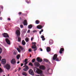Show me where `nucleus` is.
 I'll list each match as a JSON object with an SVG mask.
<instances>
[{
  "label": "nucleus",
  "instance_id": "f257e3e1",
  "mask_svg": "<svg viewBox=\"0 0 76 76\" xmlns=\"http://www.w3.org/2000/svg\"><path fill=\"white\" fill-rule=\"evenodd\" d=\"M34 71L35 73H37L38 74H41L42 72L41 70L37 68V67H35L34 68Z\"/></svg>",
  "mask_w": 76,
  "mask_h": 76
},
{
  "label": "nucleus",
  "instance_id": "f03ea898",
  "mask_svg": "<svg viewBox=\"0 0 76 76\" xmlns=\"http://www.w3.org/2000/svg\"><path fill=\"white\" fill-rule=\"evenodd\" d=\"M36 43L35 42H33L32 43V44H33V45L31 46V48L33 49H34L33 50V51H34L37 50V48L36 46Z\"/></svg>",
  "mask_w": 76,
  "mask_h": 76
},
{
  "label": "nucleus",
  "instance_id": "7ed1b4c3",
  "mask_svg": "<svg viewBox=\"0 0 76 76\" xmlns=\"http://www.w3.org/2000/svg\"><path fill=\"white\" fill-rule=\"evenodd\" d=\"M16 33L17 37H19L20 35V29L19 28L18 30H17L16 31Z\"/></svg>",
  "mask_w": 76,
  "mask_h": 76
},
{
  "label": "nucleus",
  "instance_id": "20e7f679",
  "mask_svg": "<svg viewBox=\"0 0 76 76\" xmlns=\"http://www.w3.org/2000/svg\"><path fill=\"white\" fill-rule=\"evenodd\" d=\"M53 60H56V61H59L60 60L58 59V58H57V55L55 54L53 57Z\"/></svg>",
  "mask_w": 76,
  "mask_h": 76
},
{
  "label": "nucleus",
  "instance_id": "39448f33",
  "mask_svg": "<svg viewBox=\"0 0 76 76\" xmlns=\"http://www.w3.org/2000/svg\"><path fill=\"white\" fill-rule=\"evenodd\" d=\"M4 68H6L7 70H9L10 69V66L8 64H7L5 66H4Z\"/></svg>",
  "mask_w": 76,
  "mask_h": 76
},
{
  "label": "nucleus",
  "instance_id": "423d86ee",
  "mask_svg": "<svg viewBox=\"0 0 76 76\" xmlns=\"http://www.w3.org/2000/svg\"><path fill=\"white\" fill-rule=\"evenodd\" d=\"M29 74L31 75L32 76H34V71L32 70L31 69H30L28 71Z\"/></svg>",
  "mask_w": 76,
  "mask_h": 76
},
{
  "label": "nucleus",
  "instance_id": "0eeeda50",
  "mask_svg": "<svg viewBox=\"0 0 76 76\" xmlns=\"http://www.w3.org/2000/svg\"><path fill=\"white\" fill-rule=\"evenodd\" d=\"M2 35L3 36V37L5 38H9V35H8L7 34L5 33L2 34Z\"/></svg>",
  "mask_w": 76,
  "mask_h": 76
},
{
  "label": "nucleus",
  "instance_id": "6e6552de",
  "mask_svg": "<svg viewBox=\"0 0 76 76\" xmlns=\"http://www.w3.org/2000/svg\"><path fill=\"white\" fill-rule=\"evenodd\" d=\"M11 64H15L16 63V61L15 59H12L11 61Z\"/></svg>",
  "mask_w": 76,
  "mask_h": 76
},
{
  "label": "nucleus",
  "instance_id": "1a4fd4ad",
  "mask_svg": "<svg viewBox=\"0 0 76 76\" xmlns=\"http://www.w3.org/2000/svg\"><path fill=\"white\" fill-rule=\"evenodd\" d=\"M36 60L39 63H41L42 61V59L40 58H39V57H37Z\"/></svg>",
  "mask_w": 76,
  "mask_h": 76
},
{
  "label": "nucleus",
  "instance_id": "9d476101",
  "mask_svg": "<svg viewBox=\"0 0 76 76\" xmlns=\"http://www.w3.org/2000/svg\"><path fill=\"white\" fill-rule=\"evenodd\" d=\"M34 64L36 67H39L40 66V64L37 62H34Z\"/></svg>",
  "mask_w": 76,
  "mask_h": 76
},
{
  "label": "nucleus",
  "instance_id": "9b49d317",
  "mask_svg": "<svg viewBox=\"0 0 76 76\" xmlns=\"http://www.w3.org/2000/svg\"><path fill=\"white\" fill-rule=\"evenodd\" d=\"M1 63L2 64H5L6 63V61L4 59H2L1 61Z\"/></svg>",
  "mask_w": 76,
  "mask_h": 76
},
{
  "label": "nucleus",
  "instance_id": "f8f14e48",
  "mask_svg": "<svg viewBox=\"0 0 76 76\" xmlns=\"http://www.w3.org/2000/svg\"><path fill=\"white\" fill-rule=\"evenodd\" d=\"M5 41L7 43V44L8 45H10V40L7 38H6L5 39Z\"/></svg>",
  "mask_w": 76,
  "mask_h": 76
},
{
  "label": "nucleus",
  "instance_id": "ddd939ff",
  "mask_svg": "<svg viewBox=\"0 0 76 76\" xmlns=\"http://www.w3.org/2000/svg\"><path fill=\"white\" fill-rule=\"evenodd\" d=\"M23 24L24 26H26L28 25V23L27 22V20H25L23 22Z\"/></svg>",
  "mask_w": 76,
  "mask_h": 76
},
{
  "label": "nucleus",
  "instance_id": "4468645a",
  "mask_svg": "<svg viewBox=\"0 0 76 76\" xmlns=\"http://www.w3.org/2000/svg\"><path fill=\"white\" fill-rule=\"evenodd\" d=\"M64 48H61L59 51V53L60 54H62L63 53V51H64Z\"/></svg>",
  "mask_w": 76,
  "mask_h": 76
},
{
  "label": "nucleus",
  "instance_id": "2eb2a0df",
  "mask_svg": "<svg viewBox=\"0 0 76 76\" xmlns=\"http://www.w3.org/2000/svg\"><path fill=\"white\" fill-rule=\"evenodd\" d=\"M39 68L40 69H42V70H45V67L44 66H41L39 67Z\"/></svg>",
  "mask_w": 76,
  "mask_h": 76
},
{
  "label": "nucleus",
  "instance_id": "dca6fc26",
  "mask_svg": "<svg viewBox=\"0 0 76 76\" xmlns=\"http://www.w3.org/2000/svg\"><path fill=\"white\" fill-rule=\"evenodd\" d=\"M51 50V49L49 47H48L47 48V51L48 52H50Z\"/></svg>",
  "mask_w": 76,
  "mask_h": 76
},
{
  "label": "nucleus",
  "instance_id": "f3484780",
  "mask_svg": "<svg viewBox=\"0 0 76 76\" xmlns=\"http://www.w3.org/2000/svg\"><path fill=\"white\" fill-rule=\"evenodd\" d=\"M37 27L38 29H39L42 28V26L40 25L37 26Z\"/></svg>",
  "mask_w": 76,
  "mask_h": 76
},
{
  "label": "nucleus",
  "instance_id": "a211bd4d",
  "mask_svg": "<svg viewBox=\"0 0 76 76\" xmlns=\"http://www.w3.org/2000/svg\"><path fill=\"white\" fill-rule=\"evenodd\" d=\"M49 44L50 45H51V44H53V40L52 39H50V40Z\"/></svg>",
  "mask_w": 76,
  "mask_h": 76
},
{
  "label": "nucleus",
  "instance_id": "6ab92c4d",
  "mask_svg": "<svg viewBox=\"0 0 76 76\" xmlns=\"http://www.w3.org/2000/svg\"><path fill=\"white\" fill-rule=\"evenodd\" d=\"M22 74L23 75V76H27V74L26 73V72H23L22 73Z\"/></svg>",
  "mask_w": 76,
  "mask_h": 76
},
{
  "label": "nucleus",
  "instance_id": "aec40b11",
  "mask_svg": "<svg viewBox=\"0 0 76 76\" xmlns=\"http://www.w3.org/2000/svg\"><path fill=\"white\" fill-rule=\"evenodd\" d=\"M28 29H31L32 28V25L31 24L28 25Z\"/></svg>",
  "mask_w": 76,
  "mask_h": 76
},
{
  "label": "nucleus",
  "instance_id": "412c9836",
  "mask_svg": "<svg viewBox=\"0 0 76 76\" xmlns=\"http://www.w3.org/2000/svg\"><path fill=\"white\" fill-rule=\"evenodd\" d=\"M22 45H25V44H26V42H25L24 41V40H23L22 42Z\"/></svg>",
  "mask_w": 76,
  "mask_h": 76
},
{
  "label": "nucleus",
  "instance_id": "4be33fe9",
  "mask_svg": "<svg viewBox=\"0 0 76 76\" xmlns=\"http://www.w3.org/2000/svg\"><path fill=\"white\" fill-rule=\"evenodd\" d=\"M18 42H21V38L19 37H18Z\"/></svg>",
  "mask_w": 76,
  "mask_h": 76
},
{
  "label": "nucleus",
  "instance_id": "5701e85b",
  "mask_svg": "<svg viewBox=\"0 0 76 76\" xmlns=\"http://www.w3.org/2000/svg\"><path fill=\"white\" fill-rule=\"evenodd\" d=\"M44 61H45V62H48L49 63H50V61H49L48 60L46 59H44Z\"/></svg>",
  "mask_w": 76,
  "mask_h": 76
},
{
  "label": "nucleus",
  "instance_id": "b1692460",
  "mask_svg": "<svg viewBox=\"0 0 76 76\" xmlns=\"http://www.w3.org/2000/svg\"><path fill=\"white\" fill-rule=\"evenodd\" d=\"M19 48H20V50H21V51H22V50H23V47L20 46H19Z\"/></svg>",
  "mask_w": 76,
  "mask_h": 76
},
{
  "label": "nucleus",
  "instance_id": "393cba45",
  "mask_svg": "<svg viewBox=\"0 0 76 76\" xmlns=\"http://www.w3.org/2000/svg\"><path fill=\"white\" fill-rule=\"evenodd\" d=\"M39 21L38 20H36L35 22V23L36 24H38L39 23Z\"/></svg>",
  "mask_w": 76,
  "mask_h": 76
},
{
  "label": "nucleus",
  "instance_id": "a878e982",
  "mask_svg": "<svg viewBox=\"0 0 76 76\" xmlns=\"http://www.w3.org/2000/svg\"><path fill=\"white\" fill-rule=\"evenodd\" d=\"M20 55H18L17 56V59H19V58H20Z\"/></svg>",
  "mask_w": 76,
  "mask_h": 76
},
{
  "label": "nucleus",
  "instance_id": "bb28decb",
  "mask_svg": "<svg viewBox=\"0 0 76 76\" xmlns=\"http://www.w3.org/2000/svg\"><path fill=\"white\" fill-rule=\"evenodd\" d=\"M29 66H31L32 67L33 66V64H32V63L31 62H30L28 64Z\"/></svg>",
  "mask_w": 76,
  "mask_h": 76
},
{
  "label": "nucleus",
  "instance_id": "cd10ccee",
  "mask_svg": "<svg viewBox=\"0 0 76 76\" xmlns=\"http://www.w3.org/2000/svg\"><path fill=\"white\" fill-rule=\"evenodd\" d=\"M25 41L26 42H28L29 41V38H27L25 39Z\"/></svg>",
  "mask_w": 76,
  "mask_h": 76
},
{
  "label": "nucleus",
  "instance_id": "c85d7f7f",
  "mask_svg": "<svg viewBox=\"0 0 76 76\" xmlns=\"http://www.w3.org/2000/svg\"><path fill=\"white\" fill-rule=\"evenodd\" d=\"M17 50L19 53H20V52H21V51H20V50L19 48H17Z\"/></svg>",
  "mask_w": 76,
  "mask_h": 76
},
{
  "label": "nucleus",
  "instance_id": "c756f323",
  "mask_svg": "<svg viewBox=\"0 0 76 76\" xmlns=\"http://www.w3.org/2000/svg\"><path fill=\"white\" fill-rule=\"evenodd\" d=\"M43 31L44 30L43 29H42L41 31H39V34H41V32H43Z\"/></svg>",
  "mask_w": 76,
  "mask_h": 76
},
{
  "label": "nucleus",
  "instance_id": "7c9ffc66",
  "mask_svg": "<svg viewBox=\"0 0 76 76\" xmlns=\"http://www.w3.org/2000/svg\"><path fill=\"white\" fill-rule=\"evenodd\" d=\"M35 61V59L34 58L31 61V62L32 63H34V62Z\"/></svg>",
  "mask_w": 76,
  "mask_h": 76
},
{
  "label": "nucleus",
  "instance_id": "2f4dec72",
  "mask_svg": "<svg viewBox=\"0 0 76 76\" xmlns=\"http://www.w3.org/2000/svg\"><path fill=\"white\" fill-rule=\"evenodd\" d=\"M26 1L27 2V3H29V2H30V0H26Z\"/></svg>",
  "mask_w": 76,
  "mask_h": 76
},
{
  "label": "nucleus",
  "instance_id": "473e14b6",
  "mask_svg": "<svg viewBox=\"0 0 76 76\" xmlns=\"http://www.w3.org/2000/svg\"><path fill=\"white\" fill-rule=\"evenodd\" d=\"M25 69H29V67H28V66H25Z\"/></svg>",
  "mask_w": 76,
  "mask_h": 76
},
{
  "label": "nucleus",
  "instance_id": "72a5a7b5",
  "mask_svg": "<svg viewBox=\"0 0 76 76\" xmlns=\"http://www.w3.org/2000/svg\"><path fill=\"white\" fill-rule=\"evenodd\" d=\"M2 52V49L1 48H0V54Z\"/></svg>",
  "mask_w": 76,
  "mask_h": 76
},
{
  "label": "nucleus",
  "instance_id": "f704fd0d",
  "mask_svg": "<svg viewBox=\"0 0 76 76\" xmlns=\"http://www.w3.org/2000/svg\"><path fill=\"white\" fill-rule=\"evenodd\" d=\"M3 72V70L1 69V68H0V73H1Z\"/></svg>",
  "mask_w": 76,
  "mask_h": 76
},
{
  "label": "nucleus",
  "instance_id": "c9c22d12",
  "mask_svg": "<svg viewBox=\"0 0 76 76\" xmlns=\"http://www.w3.org/2000/svg\"><path fill=\"white\" fill-rule=\"evenodd\" d=\"M25 63V64H24V65H26V64H28V62H24Z\"/></svg>",
  "mask_w": 76,
  "mask_h": 76
},
{
  "label": "nucleus",
  "instance_id": "e433bc0d",
  "mask_svg": "<svg viewBox=\"0 0 76 76\" xmlns=\"http://www.w3.org/2000/svg\"><path fill=\"white\" fill-rule=\"evenodd\" d=\"M23 70H24V71H27V70H28V69H26V68H24L23 69Z\"/></svg>",
  "mask_w": 76,
  "mask_h": 76
},
{
  "label": "nucleus",
  "instance_id": "4c0bfd02",
  "mask_svg": "<svg viewBox=\"0 0 76 76\" xmlns=\"http://www.w3.org/2000/svg\"><path fill=\"white\" fill-rule=\"evenodd\" d=\"M27 61H28V59H26L25 60H24V62H28Z\"/></svg>",
  "mask_w": 76,
  "mask_h": 76
},
{
  "label": "nucleus",
  "instance_id": "58836bf2",
  "mask_svg": "<svg viewBox=\"0 0 76 76\" xmlns=\"http://www.w3.org/2000/svg\"><path fill=\"white\" fill-rule=\"evenodd\" d=\"M31 51H32V50H31V49L29 48V49H28V51H29V52H31Z\"/></svg>",
  "mask_w": 76,
  "mask_h": 76
},
{
  "label": "nucleus",
  "instance_id": "ea45409f",
  "mask_svg": "<svg viewBox=\"0 0 76 76\" xmlns=\"http://www.w3.org/2000/svg\"><path fill=\"white\" fill-rule=\"evenodd\" d=\"M44 36L43 35H41V38H42H42L43 39L44 38Z\"/></svg>",
  "mask_w": 76,
  "mask_h": 76
},
{
  "label": "nucleus",
  "instance_id": "a19ab883",
  "mask_svg": "<svg viewBox=\"0 0 76 76\" xmlns=\"http://www.w3.org/2000/svg\"><path fill=\"white\" fill-rule=\"evenodd\" d=\"M21 14H22V12H20L18 13V14L19 15H21Z\"/></svg>",
  "mask_w": 76,
  "mask_h": 76
},
{
  "label": "nucleus",
  "instance_id": "79ce46f5",
  "mask_svg": "<svg viewBox=\"0 0 76 76\" xmlns=\"http://www.w3.org/2000/svg\"><path fill=\"white\" fill-rule=\"evenodd\" d=\"M20 28H23V25H20Z\"/></svg>",
  "mask_w": 76,
  "mask_h": 76
},
{
  "label": "nucleus",
  "instance_id": "37998d69",
  "mask_svg": "<svg viewBox=\"0 0 76 76\" xmlns=\"http://www.w3.org/2000/svg\"><path fill=\"white\" fill-rule=\"evenodd\" d=\"M40 74V76H44V74H41V73Z\"/></svg>",
  "mask_w": 76,
  "mask_h": 76
},
{
  "label": "nucleus",
  "instance_id": "c03bdc74",
  "mask_svg": "<svg viewBox=\"0 0 76 76\" xmlns=\"http://www.w3.org/2000/svg\"><path fill=\"white\" fill-rule=\"evenodd\" d=\"M33 32L34 33V32H37L36 30H34L33 31Z\"/></svg>",
  "mask_w": 76,
  "mask_h": 76
},
{
  "label": "nucleus",
  "instance_id": "a18cd8bd",
  "mask_svg": "<svg viewBox=\"0 0 76 76\" xmlns=\"http://www.w3.org/2000/svg\"><path fill=\"white\" fill-rule=\"evenodd\" d=\"M29 32H30V30H28L27 31V33H29Z\"/></svg>",
  "mask_w": 76,
  "mask_h": 76
},
{
  "label": "nucleus",
  "instance_id": "49530a36",
  "mask_svg": "<svg viewBox=\"0 0 76 76\" xmlns=\"http://www.w3.org/2000/svg\"><path fill=\"white\" fill-rule=\"evenodd\" d=\"M39 50H40V51H42V48H39Z\"/></svg>",
  "mask_w": 76,
  "mask_h": 76
},
{
  "label": "nucleus",
  "instance_id": "de8ad7c7",
  "mask_svg": "<svg viewBox=\"0 0 76 76\" xmlns=\"http://www.w3.org/2000/svg\"><path fill=\"white\" fill-rule=\"evenodd\" d=\"M45 38H44V37L42 38V41H44V40H45Z\"/></svg>",
  "mask_w": 76,
  "mask_h": 76
},
{
  "label": "nucleus",
  "instance_id": "09e8293b",
  "mask_svg": "<svg viewBox=\"0 0 76 76\" xmlns=\"http://www.w3.org/2000/svg\"><path fill=\"white\" fill-rule=\"evenodd\" d=\"M8 20H11V19H10V18H8Z\"/></svg>",
  "mask_w": 76,
  "mask_h": 76
},
{
  "label": "nucleus",
  "instance_id": "8fccbe9b",
  "mask_svg": "<svg viewBox=\"0 0 76 76\" xmlns=\"http://www.w3.org/2000/svg\"><path fill=\"white\" fill-rule=\"evenodd\" d=\"M23 32H24V33H26V31H25V30H23Z\"/></svg>",
  "mask_w": 76,
  "mask_h": 76
},
{
  "label": "nucleus",
  "instance_id": "3c124183",
  "mask_svg": "<svg viewBox=\"0 0 76 76\" xmlns=\"http://www.w3.org/2000/svg\"><path fill=\"white\" fill-rule=\"evenodd\" d=\"M31 41H32L33 40V37H31Z\"/></svg>",
  "mask_w": 76,
  "mask_h": 76
},
{
  "label": "nucleus",
  "instance_id": "603ef678",
  "mask_svg": "<svg viewBox=\"0 0 76 76\" xmlns=\"http://www.w3.org/2000/svg\"><path fill=\"white\" fill-rule=\"evenodd\" d=\"M23 64L21 63V67H22V66H23Z\"/></svg>",
  "mask_w": 76,
  "mask_h": 76
},
{
  "label": "nucleus",
  "instance_id": "864d4df0",
  "mask_svg": "<svg viewBox=\"0 0 76 76\" xmlns=\"http://www.w3.org/2000/svg\"><path fill=\"white\" fill-rule=\"evenodd\" d=\"M14 54L15 55H16V52H14Z\"/></svg>",
  "mask_w": 76,
  "mask_h": 76
},
{
  "label": "nucleus",
  "instance_id": "5fc2aeb1",
  "mask_svg": "<svg viewBox=\"0 0 76 76\" xmlns=\"http://www.w3.org/2000/svg\"><path fill=\"white\" fill-rule=\"evenodd\" d=\"M3 19V18L2 17H0V20H2Z\"/></svg>",
  "mask_w": 76,
  "mask_h": 76
},
{
  "label": "nucleus",
  "instance_id": "6e6d98bb",
  "mask_svg": "<svg viewBox=\"0 0 76 76\" xmlns=\"http://www.w3.org/2000/svg\"><path fill=\"white\" fill-rule=\"evenodd\" d=\"M20 69H21V68H19V70H18V71H19L20 70Z\"/></svg>",
  "mask_w": 76,
  "mask_h": 76
},
{
  "label": "nucleus",
  "instance_id": "4d7b16f0",
  "mask_svg": "<svg viewBox=\"0 0 76 76\" xmlns=\"http://www.w3.org/2000/svg\"><path fill=\"white\" fill-rule=\"evenodd\" d=\"M19 63H20V61H18V62H17V64H19Z\"/></svg>",
  "mask_w": 76,
  "mask_h": 76
},
{
  "label": "nucleus",
  "instance_id": "13d9d810",
  "mask_svg": "<svg viewBox=\"0 0 76 76\" xmlns=\"http://www.w3.org/2000/svg\"><path fill=\"white\" fill-rule=\"evenodd\" d=\"M1 56H0V61H1Z\"/></svg>",
  "mask_w": 76,
  "mask_h": 76
},
{
  "label": "nucleus",
  "instance_id": "bf43d9fd",
  "mask_svg": "<svg viewBox=\"0 0 76 76\" xmlns=\"http://www.w3.org/2000/svg\"><path fill=\"white\" fill-rule=\"evenodd\" d=\"M1 8H2V9H3V6H1Z\"/></svg>",
  "mask_w": 76,
  "mask_h": 76
},
{
  "label": "nucleus",
  "instance_id": "052dcab7",
  "mask_svg": "<svg viewBox=\"0 0 76 76\" xmlns=\"http://www.w3.org/2000/svg\"><path fill=\"white\" fill-rule=\"evenodd\" d=\"M26 65H25V66H24L23 67H26Z\"/></svg>",
  "mask_w": 76,
  "mask_h": 76
},
{
  "label": "nucleus",
  "instance_id": "680f3d73",
  "mask_svg": "<svg viewBox=\"0 0 76 76\" xmlns=\"http://www.w3.org/2000/svg\"><path fill=\"white\" fill-rule=\"evenodd\" d=\"M30 57H31V54H30Z\"/></svg>",
  "mask_w": 76,
  "mask_h": 76
},
{
  "label": "nucleus",
  "instance_id": "e2e57ef3",
  "mask_svg": "<svg viewBox=\"0 0 76 76\" xmlns=\"http://www.w3.org/2000/svg\"><path fill=\"white\" fill-rule=\"evenodd\" d=\"M49 70H50V69H48V71Z\"/></svg>",
  "mask_w": 76,
  "mask_h": 76
},
{
  "label": "nucleus",
  "instance_id": "0e129e2a",
  "mask_svg": "<svg viewBox=\"0 0 76 76\" xmlns=\"http://www.w3.org/2000/svg\"><path fill=\"white\" fill-rule=\"evenodd\" d=\"M36 76H39V75H36Z\"/></svg>",
  "mask_w": 76,
  "mask_h": 76
},
{
  "label": "nucleus",
  "instance_id": "69168bd1",
  "mask_svg": "<svg viewBox=\"0 0 76 76\" xmlns=\"http://www.w3.org/2000/svg\"><path fill=\"white\" fill-rule=\"evenodd\" d=\"M3 76H5V75H3Z\"/></svg>",
  "mask_w": 76,
  "mask_h": 76
},
{
  "label": "nucleus",
  "instance_id": "338daca9",
  "mask_svg": "<svg viewBox=\"0 0 76 76\" xmlns=\"http://www.w3.org/2000/svg\"><path fill=\"white\" fill-rule=\"evenodd\" d=\"M1 13V11H0V14Z\"/></svg>",
  "mask_w": 76,
  "mask_h": 76
},
{
  "label": "nucleus",
  "instance_id": "774afa93",
  "mask_svg": "<svg viewBox=\"0 0 76 76\" xmlns=\"http://www.w3.org/2000/svg\"><path fill=\"white\" fill-rule=\"evenodd\" d=\"M8 76H9V75H8Z\"/></svg>",
  "mask_w": 76,
  "mask_h": 76
}]
</instances>
